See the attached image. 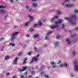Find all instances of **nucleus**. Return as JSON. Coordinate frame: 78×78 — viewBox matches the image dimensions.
I'll return each instance as SVG.
<instances>
[{
    "instance_id": "a18cd8bd",
    "label": "nucleus",
    "mask_w": 78,
    "mask_h": 78,
    "mask_svg": "<svg viewBox=\"0 0 78 78\" xmlns=\"http://www.w3.org/2000/svg\"><path fill=\"white\" fill-rule=\"evenodd\" d=\"M43 47H47V44H45L43 45Z\"/></svg>"
},
{
    "instance_id": "9b49d317",
    "label": "nucleus",
    "mask_w": 78,
    "mask_h": 78,
    "mask_svg": "<svg viewBox=\"0 0 78 78\" xmlns=\"http://www.w3.org/2000/svg\"><path fill=\"white\" fill-rule=\"evenodd\" d=\"M27 69V68L25 67H23V69H20L18 70V72H22V71H23V70H25L26 69Z\"/></svg>"
},
{
    "instance_id": "a211bd4d",
    "label": "nucleus",
    "mask_w": 78,
    "mask_h": 78,
    "mask_svg": "<svg viewBox=\"0 0 78 78\" xmlns=\"http://www.w3.org/2000/svg\"><path fill=\"white\" fill-rule=\"evenodd\" d=\"M5 11H4L3 9H1L0 10V13H5Z\"/></svg>"
},
{
    "instance_id": "f3484780",
    "label": "nucleus",
    "mask_w": 78,
    "mask_h": 78,
    "mask_svg": "<svg viewBox=\"0 0 78 78\" xmlns=\"http://www.w3.org/2000/svg\"><path fill=\"white\" fill-rule=\"evenodd\" d=\"M39 34H35L34 36V38H36V37H39Z\"/></svg>"
},
{
    "instance_id": "49530a36",
    "label": "nucleus",
    "mask_w": 78,
    "mask_h": 78,
    "mask_svg": "<svg viewBox=\"0 0 78 78\" xmlns=\"http://www.w3.org/2000/svg\"><path fill=\"white\" fill-rule=\"evenodd\" d=\"M62 13H61V12L60 11H59V15H60V14H61Z\"/></svg>"
},
{
    "instance_id": "338daca9",
    "label": "nucleus",
    "mask_w": 78,
    "mask_h": 78,
    "mask_svg": "<svg viewBox=\"0 0 78 78\" xmlns=\"http://www.w3.org/2000/svg\"><path fill=\"white\" fill-rule=\"evenodd\" d=\"M61 37V36L59 35V37Z\"/></svg>"
},
{
    "instance_id": "e2e57ef3",
    "label": "nucleus",
    "mask_w": 78,
    "mask_h": 78,
    "mask_svg": "<svg viewBox=\"0 0 78 78\" xmlns=\"http://www.w3.org/2000/svg\"><path fill=\"white\" fill-rule=\"evenodd\" d=\"M72 37H73V36H75V35H72Z\"/></svg>"
},
{
    "instance_id": "864d4df0",
    "label": "nucleus",
    "mask_w": 78,
    "mask_h": 78,
    "mask_svg": "<svg viewBox=\"0 0 78 78\" xmlns=\"http://www.w3.org/2000/svg\"><path fill=\"white\" fill-rule=\"evenodd\" d=\"M75 30H78V27H76L75 29Z\"/></svg>"
},
{
    "instance_id": "7ed1b4c3",
    "label": "nucleus",
    "mask_w": 78,
    "mask_h": 78,
    "mask_svg": "<svg viewBox=\"0 0 78 78\" xmlns=\"http://www.w3.org/2000/svg\"><path fill=\"white\" fill-rule=\"evenodd\" d=\"M55 26L51 27V28L52 29H54V28H57V27L59 26V21L58 22L55 21Z\"/></svg>"
},
{
    "instance_id": "603ef678",
    "label": "nucleus",
    "mask_w": 78,
    "mask_h": 78,
    "mask_svg": "<svg viewBox=\"0 0 78 78\" xmlns=\"http://www.w3.org/2000/svg\"><path fill=\"white\" fill-rule=\"evenodd\" d=\"M34 73H35L34 71H32L31 73V74H34Z\"/></svg>"
},
{
    "instance_id": "bb28decb",
    "label": "nucleus",
    "mask_w": 78,
    "mask_h": 78,
    "mask_svg": "<svg viewBox=\"0 0 78 78\" xmlns=\"http://www.w3.org/2000/svg\"><path fill=\"white\" fill-rule=\"evenodd\" d=\"M17 55L18 56H20V55H21V53L20 52L19 53H18L17 54Z\"/></svg>"
},
{
    "instance_id": "4468645a",
    "label": "nucleus",
    "mask_w": 78,
    "mask_h": 78,
    "mask_svg": "<svg viewBox=\"0 0 78 78\" xmlns=\"http://www.w3.org/2000/svg\"><path fill=\"white\" fill-rule=\"evenodd\" d=\"M38 25H39V26H41L42 25V21H39L38 23Z\"/></svg>"
},
{
    "instance_id": "6ab92c4d",
    "label": "nucleus",
    "mask_w": 78,
    "mask_h": 78,
    "mask_svg": "<svg viewBox=\"0 0 78 78\" xmlns=\"http://www.w3.org/2000/svg\"><path fill=\"white\" fill-rule=\"evenodd\" d=\"M72 17V18H74V19H76V14H73Z\"/></svg>"
},
{
    "instance_id": "412c9836",
    "label": "nucleus",
    "mask_w": 78,
    "mask_h": 78,
    "mask_svg": "<svg viewBox=\"0 0 78 78\" xmlns=\"http://www.w3.org/2000/svg\"><path fill=\"white\" fill-rule=\"evenodd\" d=\"M29 18H30V19L32 20H33V19H34V18H33V17L32 16H29Z\"/></svg>"
},
{
    "instance_id": "5fc2aeb1",
    "label": "nucleus",
    "mask_w": 78,
    "mask_h": 78,
    "mask_svg": "<svg viewBox=\"0 0 78 78\" xmlns=\"http://www.w3.org/2000/svg\"><path fill=\"white\" fill-rule=\"evenodd\" d=\"M27 73H28V72H26L25 73V75H26V74H27Z\"/></svg>"
},
{
    "instance_id": "4be33fe9",
    "label": "nucleus",
    "mask_w": 78,
    "mask_h": 78,
    "mask_svg": "<svg viewBox=\"0 0 78 78\" xmlns=\"http://www.w3.org/2000/svg\"><path fill=\"white\" fill-rule=\"evenodd\" d=\"M28 23H29V22H27V23H26L25 24V26H27L28 25Z\"/></svg>"
},
{
    "instance_id": "37998d69",
    "label": "nucleus",
    "mask_w": 78,
    "mask_h": 78,
    "mask_svg": "<svg viewBox=\"0 0 78 78\" xmlns=\"http://www.w3.org/2000/svg\"><path fill=\"white\" fill-rule=\"evenodd\" d=\"M62 22V20H59V23H61Z\"/></svg>"
},
{
    "instance_id": "4d7b16f0",
    "label": "nucleus",
    "mask_w": 78,
    "mask_h": 78,
    "mask_svg": "<svg viewBox=\"0 0 78 78\" xmlns=\"http://www.w3.org/2000/svg\"><path fill=\"white\" fill-rule=\"evenodd\" d=\"M69 1V0H65V2H68Z\"/></svg>"
},
{
    "instance_id": "052dcab7",
    "label": "nucleus",
    "mask_w": 78,
    "mask_h": 78,
    "mask_svg": "<svg viewBox=\"0 0 78 78\" xmlns=\"http://www.w3.org/2000/svg\"><path fill=\"white\" fill-rule=\"evenodd\" d=\"M21 78H23V76H21Z\"/></svg>"
},
{
    "instance_id": "c85d7f7f",
    "label": "nucleus",
    "mask_w": 78,
    "mask_h": 78,
    "mask_svg": "<svg viewBox=\"0 0 78 78\" xmlns=\"http://www.w3.org/2000/svg\"><path fill=\"white\" fill-rule=\"evenodd\" d=\"M56 39H59V35H57L56 37Z\"/></svg>"
},
{
    "instance_id": "2eb2a0df",
    "label": "nucleus",
    "mask_w": 78,
    "mask_h": 78,
    "mask_svg": "<svg viewBox=\"0 0 78 78\" xmlns=\"http://www.w3.org/2000/svg\"><path fill=\"white\" fill-rule=\"evenodd\" d=\"M10 45H11V46L12 47H14L15 46V45H16V44L14 43H10L9 44V46H10Z\"/></svg>"
},
{
    "instance_id": "a878e982",
    "label": "nucleus",
    "mask_w": 78,
    "mask_h": 78,
    "mask_svg": "<svg viewBox=\"0 0 78 78\" xmlns=\"http://www.w3.org/2000/svg\"><path fill=\"white\" fill-rule=\"evenodd\" d=\"M34 51H37V48L36 47H34Z\"/></svg>"
},
{
    "instance_id": "6e6d98bb",
    "label": "nucleus",
    "mask_w": 78,
    "mask_h": 78,
    "mask_svg": "<svg viewBox=\"0 0 78 78\" xmlns=\"http://www.w3.org/2000/svg\"><path fill=\"white\" fill-rule=\"evenodd\" d=\"M29 11H32V9H29Z\"/></svg>"
},
{
    "instance_id": "b1692460",
    "label": "nucleus",
    "mask_w": 78,
    "mask_h": 78,
    "mask_svg": "<svg viewBox=\"0 0 78 78\" xmlns=\"http://www.w3.org/2000/svg\"><path fill=\"white\" fill-rule=\"evenodd\" d=\"M54 20V18H52L51 19H50V21H51V22H52Z\"/></svg>"
},
{
    "instance_id": "0e129e2a",
    "label": "nucleus",
    "mask_w": 78,
    "mask_h": 78,
    "mask_svg": "<svg viewBox=\"0 0 78 78\" xmlns=\"http://www.w3.org/2000/svg\"><path fill=\"white\" fill-rule=\"evenodd\" d=\"M1 51H3V49L1 50Z\"/></svg>"
},
{
    "instance_id": "69168bd1",
    "label": "nucleus",
    "mask_w": 78,
    "mask_h": 78,
    "mask_svg": "<svg viewBox=\"0 0 78 78\" xmlns=\"http://www.w3.org/2000/svg\"><path fill=\"white\" fill-rule=\"evenodd\" d=\"M16 27H17V26H14L15 28H16Z\"/></svg>"
},
{
    "instance_id": "f8f14e48",
    "label": "nucleus",
    "mask_w": 78,
    "mask_h": 78,
    "mask_svg": "<svg viewBox=\"0 0 78 78\" xmlns=\"http://www.w3.org/2000/svg\"><path fill=\"white\" fill-rule=\"evenodd\" d=\"M66 7H72V6H73L74 5L73 4L69 5L66 4Z\"/></svg>"
},
{
    "instance_id": "6e6552de",
    "label": "nucleus",
    "mask_w": 78,
    "mask_h": 78,
    "mask_svg": "<svg viewBox=\"0 0 78 78\" xmlns=\"http://www.w3.org/2000/svg\"><path fill=\"white\" fill-rule=\"evenodd\" d=\"M18 59V58H15L13 61V62L12 63L13 64H17Z\"/></svg>"
},
{
    "instance_id": "ddd939ff",
    "label": "nucleus",
    "mask_w": 78,
    "mask_h": 78,
    "mask_svg": "<svg viewBox=\"0 0 78 78\" xmlns=\"http://www.w3.org/2000/svg\"><path fill=\"white\" fill-rule=\"evenodd\" d=\"M9 58H10V57H9V55H6L5 57V60H7V59H9Z\"/></svg>"
},
{
    "instance_id": "473e14b6",
    "label": "nucleus",
    "mask_w": 78,
    "mask_h": 78,
    "mask_svg": "<svg viewBox=\"0 0 78 78\" xmlns=\"http://www.w3.org/2000/svg\"><path fill=\"white\" fill-rule=\"evenodd\" d=\"M45 77L46 78H49V76L48 75H46L45 76Z\"/></svg>"
},
{
    "instance_id": "423d86ee",
    "label": "nucleus",
    "mask_w": 78,
    "mask_h": 78,
    "mask_svg": "<svg viewBox=\"0 0 78 78\" xmlns=\"http://www.w3.org/2000/svg\"><path fill=\"white\" fill-rule=\"evenodd\" d=\"M51 33H52V31H49L48 32L46 35H45V40H47V41H48V35H49V34H51Z\"/></svg>"
},
{
    "instance_id": "774afa93",
    "label": "nucleus",
    "mask_w": 78,
    "mask_h": 78,
    "mask_svg": "<svg viewBox=\"0 0 78 78\" xmlns=\"http://www.w3.org/2000/svg\"><path fill=\"white\" fill-rule=\"evenodd\" d=\"M2 48H3V49L4 48V47H3V46L2 47Z\"/></svg>"
},
{
    "instance_id": "393cba45",
    "label": "nucleus",
    "mask_w": 78,
    "mask_h": 78,
    "mask_svg": "<svg viewBox=\"0 0 78 78\" xmlns=\"http://www.w3.org/2000/svg\"><path fill=\"white\" fill-rule=\"evenodd\" d=\"M73 56H75V55H76V52H75V51H73Z\"/></svg>"
},
{
    "instance_id": "3c124183",
    "label": "nucleus",
    "mask_w": 78,
    "mask_h": 78,
    "mask_svg": "<svg viewBox=\"0 0 78 78\" xmlns=\"http://www.w3.org/2000/svg\"><path fill=\"white\" fill-rule=\"evenodd\" d=\"M7 17H8V15H5V16L4 18L5 19H6V18Z\"/></svg>"
},
{
    "instance_id": "680f3d73",
    "label": "nucleus",
    "mask_w": 78,
    "mask_h": 78,
    "mask_svg": "<svg viewBox=\"0 0 78 78\" xmlns=\"http://www.w3.org/2000/svg\"><path fill=\"white\" fill-rule=\"evenodd\" d=\"M61 61L60 60H59V63H61Z\"/></svg>"
},
{
    "instance_id": "2f4dec72",
    "label": "nucleus",
    "mask_w": 78,
    "mask_h": 78,
    "mask_svg": "<svg viewBox=\"0 0 78 78\" xmlns=\"http://www.w3.org/2000/svg\"><path fill=\"white\" fill-rule=\"evenodd\" d=\"M56 67V64L52 65V68H55Z\"/></svg>"
},
{
    "instance_id": "bf43d9fd",
    "label": "nucleus",
    "mask_w": 78,
    "mask_h": 78,
    "mask_svg": "<svg viewBox=\"0 0 78 78\" xmlns=\"http://www.w3.org/2000/svg\"><path fill=\"white\" fill-rule=\"evenodd\" d=\"M29 78H32V76H30L29 77Z\"/></svg>"
},
{
    "instance_id": "cd10ccee",
    "label": "nucleus",
    "mask_w": 78,
    "mask_h": 78,
    "mask_svg": "<svg viewBox=\"0 0 78 78\" xmlns=\"http://www.w3.org/2000/svg\"><path fill=\"white\" fill-rule=\"evenodd\" d=\"M27 59H25V60L23 62V64H25V63H26V61H27Z\"/></svg>"
},
{
    "instance_id": "79ce46f5",
    "label": "nucleus",
    "mask_w": 78,
    "mask_h": 78,
    "mask_svg": "<svg viewBox=\"0 0 78 78\" xmlns=\"http://www.w3.org/2000/svg\"><path fill=\"white\" fill-rule=\"evenodd\" d=\"M31 55V52H29L28 53V55L30 56V55Z\"/></svg>"
},
{
    "instance_id": "09e8293b",
    "label": "nucleus",
    "mask_w": 78,
    "mask_h": 78,
    "mask_svg": "<svg viewBox=\"0 0 78 78\" xmlns=\"http://www.w3.org/2000/svg\"><path fill=\"white\" fill-rule=\"evenodd\" d=\"M37 24H35L34 25V27H37Z\"/></svg>"
},
{
    "instance_id": "f03ea898",
    "label": "nucleus",
    "mask_w": 78,
    "mask_h": 78,
    "mask_svg": "<svg viewBox=\"0 0 78 78\" xmlns=\"http://www.w3.org/2000/svg\"><path fill=\"white\" fill-rule=\"evenodd\" d=\"M66 20H68V21H69V22H70L72 25H76V23H73V21L72 20H71V19L70 18H67V17H65L64 18Z\"/></svg>"
},
{
    "instance_id": "20e7f679",
    "label": "nucleus",
    "mask_w": 78,
    "mask_h": 78,
    "mask_svg": "<svg viewBox=\"0 0 78 78\" xmlns=\"http://www.w3.org/2000/svg\"><path fill=\"white\" fill-rule=\"evenodd\" d=\"M37 0H32V6L34 8H36L37 6V4L34 2H36Z\"/></svg>"
},
{
    "instance_id": "f257e3e1",
    "label": "nucleus",
    "mask_w": 78,
    "mask_h": 78,
    "mask_svg": "<svg viewBox=\"0 0 78 78\" xmlns=\"http://www.w3.org/2000/svg\"><path fill=\"white\" fill-rule=\"evenodd\" d=\"M39 54H37V55L32 58V61L30 62V63H32L33 61H35V62H36V61H37L38 60V59H39Z\"/></svg>"
},
{
    "instance_id": "c9c22d12",
    "label": "nucleus",
    "mask_w": 78,
    "mask_h": 78,
    "mask_svg": "<svg viewBox=\"0 0 78 78\" xmlns=\"http://www.w3.org/2000/svg\"><path fill=\"white\" fill-rule=\"evenodd\" d=\"M44 71H42L41 72V75H43V74H44Z\"/></svg>"
},
{
    "instance_id": "13d9d810",
    "label": "nucleus",
    "mask_w": 78,
    "mask_h": 78,
    "mask_svg": "<svg viewBox=\"0 0 78 78\" xmlns=\"http://www.w3.org/2000/svg\"><path fill=\"white\" fill-rule=\"evenodd\" d=\"M25 47H27V45H25L23 46V47L25 48Z\"/></svg>"
},
{
    "instance_id": "a19ab883",
    "label": "nucleus",
    "mask_w": 78,
    "mask_h": 78,
    "mask_svg": "<svg viewBox=\"0 0 78 78\" xmlns=\"http://www.w3.org/2000/svg\"><path fill=\"white\" fill-rule=\"evenodd\" d=\"M14 1H13V0H10V3H12Z\"/></svg>"
},
{
    "instance_id": "c03bdc74",
    "label": "nucleus",
    "mask_w": 78,
    "mask_h": 78,
    "mask_svg": "<svg viewBox=\"0 0 78 78\" xmlns=\"http://www.w3.org/2000/svg\"><path fill=\"white\" fill-rule=\"evenodd\" d=\"M75 12H76V13H78V10H75Z\"/></svg>"
},
{
    "instance_id": "dca6fc26",
    "label": "nucleus",
    "mask_w": 78,
    "mask_h": 78,
    "mask_svg": "<svg viewBox=\"0 0 78 78\" xmlns=\"http://www.w3.org/2000/svg\"><path fill=\"white\" fill-rule=\"evenodd\" d=\"M66 42H67L68 44H71V42L70 41V39H67L66 40Z\"/></svg>"
},
{
    "instance_id": "0eeeda50",
    "label": "nucleus",
    "mask_w": 78,
    "mask_h": 78,
    "mask_svg": "<svg viewBox=\"0 0 78 78\" xmlns=\"http://www.w3.org/2000/svg\"><path fill=\"white\" fill-rule=\"evenodd\" d=\"M75 69L76 71H78V62L75 61L74 62Z\"/></svg>"
},
{
    "instance_id": "4c0bfd02",
    "label": "nucleus",
    "mask_w": 78,
    "mask_h": 78,
    "mask_svg": "<svg viewBox=\"0 0 78 78\" xmlns=\"http://www.w3.org/2000/svg\"><path fill=\"white\" fill-rule=\"evenodd\" d=\"M4 39V38L2 37L0 39V41H2Z\"/></svg>"
},
{
    "instance_id": "1a4fd4ad",
    "label": "nucleus",
    "mask_w": 78,
    "mask_h": 78,
    "mask_svg": "<svg viewBox=\"0 0 78 78\" xmlns=\"http://www.w3.org/2000/svg\"><path fill=\"white\" fill-rule=\"evenodd\" d=\"M56 14L57 15H56L54 16L55 18L56 19H57L58 17L59 16V10H56Z\"/></svg>"
},
{
    "instance_id": "39448f33",
    "label": "nucleus",
    "mask_w": 78,
    "mask_h": 78,
    "mask_svg": "<svg viewBox=\"0 0 78 78\" xmlns=\"http://www.w3.org/2000/svg\"><path fill=\"white\" fill-rule=\"evenodd\" d=\"M18 34V32H15L11 36V41H12L14 38H15V35H17Z\"/></svg>"
},
{
    "instance_id": "c756f323",
    "label": "nucleus",
    "mask_w": 78,
    "mask_h": 78,
    "mask_svg": "<svg viewBox=\"0 0 78 78\" xmlns=\"http://www.w3.org/2000/svg\"><path fill=\"white\" fill-rule=\"evenodd\" d=\"M65 27V25H64V24H62V28L63 29H64V28Z\"/></svg>"
},
{
    "instance_id": "f704fd0d",
    "label": "nucleus",
    "mask_w": 78,
    "mask_h": 78,
    "mask_svg": "<svg viewBox=\"0 0 78 78\" xmlns=\"http://www.w3.org/2000/svg\"><path fill=\"white\" fill-rule=\"evenodd\" d=\"M34 31V30L33 29H30V31L31 32H32V31Z\"/></svg>"
},
{
    "instance_id": "7c9ffc66",
    "label": "nucleus",
    "mask_w": 78,
    "mask_h": 78,
    "mask_svg": "<svg viewBox=\"0 0 78 78\" xmlns=\"http://www.w3.org/2000/svg\"><path fill=\"white\" fill-rule=\"evenodd\" d=\"M6 75L7 76H9V75H10V74L8 73H6Z\"/></svg>"
},
{
    "instance_id": "aec40b11",
    "label": "nucleus",
    "mask_w": 78,
    "mask_h": 78,
    "mask_svg": "<svg viewBox=\"0 0 78 78\" xmlns=\"http://www.w3.org/2000/svg\"><path fill=\"white\" fill-rule=\"evenodd\" d=\"M51 65H52V66H53V65H55L56 63L54 62H51Z\"/></svg>"
},
{
    "instance_id": "e433bc0d",
    "label": "nucleus",
    "mask_w": 78,
    "mask_h": 78,
    "mask_svg": "<svg viewBox=\"0 0 78 78\" xmlns=\"http://www.w3.org/2000/svg\"><path fill=\"white\" fill-rule=\"evenodd\" d=\"M39 67H38V66H37L36 67V69H37H37H38V70H40V69H39Z\"/></svg>"
},
{
    "instance_id": "8fccbe9b",
    "label": "nucleus",
    "mask_w": 78,
    "mask_h": 78,
    "mask_svg": "<svg viewBox=\"0 0 78 78\" xmlns=\"http://www.w3.org/2000/svg\"><path fill=\"white\" fill-rule=\"evenodd\" d=\"M60 66L61 67H62V66H63V64H60Z\"/></svg>"
},
{
    "instance_id": "ea45409f",
    "label": "nucleus",
    "mask_w": 78,
    "mask_h": 78,
    "mask_svg": "<svg viewBox=\"0 0 78 78\" xmlns=\"http://www.w3.org/2000/svg\"><path fill=\"white\" fill-rule=\"evenodd\" d=\"M17 78V76H16V75L12 77V78Z\"/></svg>"
},
{
    "instance_id": "5701e85b",
    "label": "nucleus",
    "mask_w": 78,
    "mask_h": 78,
    "mask_svg": "<svg viewBox=\"0 0 78 78\" xmlns=\"http://www.w3.org/2000/svg\"><path fill=\"white\" fill-rule=\"evenodd\" d=\"M6 7V6H3L2 5H0V8H5Z\"/></svg>"
},
{
    "instance_id": "58836bf2",
    "label": "nucleus",
    "mask_w": 78,
    "mask_h": 78,
    "mask_svg": "<svg viewBox=\"0 0 78 78\" xmlns=\"http://www.w3.org/2000/svg\"><path fill=\"white\" fill-rule=\"evenodd\" d=\"M26 36L27 37H30V36L28 34H27L26 35Z\"/></svg>"
},
{
    "instance_id": "9d476101",
    "label": "nucleus",
    "mask_w": 78,
    "mask_h": 78,
    "mask_svg": "<svg viewBox=\"0 0 78 78\" xmlns=\"http://www.w3.org/2000/svg\"><path fill=\"white\" fill-rule=\"evenodd\" d=\"M54 44L55 47H58V44H59V41H56L54 43Z\"/></svg>"
},
{
    "instance_id": "de8ad7c7",
    "label": "nucleus",
    "mask_w": 78,
    "mask_h": 78,
    "mask_svg": "<svg viewBox=\"0 0 78 78\" xmlns=\"http://www.w3.org/2000/svg\"><path fill=\"white\" fill-rule=\"evenodd\" d=\"M64 66L65 67H67V64L66 63H65Z\"/></svg>"
},
{
    "instance_id": "72a5a7b5",
    "label": "nucleus",
    "mask_w": 78,
    "mask_h": 78,
    "mask_svg": "<svg viewBox=\"0 0 78 78\" xmlns=\"http://www.w3.org/2000/svg\"><path fill=\"white\" fill-rule=\"evenodd\" d=\"M25 8L27 9H28V7L27 5L25 6Z\"/></svg>"
}]
</instances>
